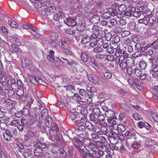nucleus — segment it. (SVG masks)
Wrapping results in <instances>:
<instances>
[{
    "mask_svg": "<svg viewBox=\"0 0 158 158\" xmlns=\"http://www.w3.org/2000/svg\"><path fill=\"white\" fill-rule=\"evenodd\" d=\"M15 82V80L14 79H9L7 81L8 85L9 86L10 85L11 87H12L13 86Z\"/></svg>",
    "mask_w": 158,
    "mask_h": 158,
    "instance_id": "338daca9",
    "label": "nucleus"
},
{
    "mask_svg": "<svg viewBox=\"0 0 158 158\" xmlns=\"http://www.w3.org/2000/svg\"><path fill=\"white\" fill-rule=\"evenodd\" d=\"M85 23H79L77 27V31H82L84 30L85 29Z\"/></svg>",
    "mask_w": 158,
    "mask_h": 158,
    "instance_id": "4be33fe9",
    "label": "nucleus"
},
{
    "mask_svg": "<svg viewBox=\"0 0 158 158\" xmlns=\"http://www.w3.org/2000/svg\"><path fill=\"white\" fill-rule=\"evenodd\" d=\"M135 85L139 90H142L143 86V84L139 80L135 79Z\"/></svg>",
    "mask_w": 158,
    "mask_h": 158,
    "instance_id": "5701e85b",
    "label": "nucleus"
},
{
    "mask_svg": "<svg viewBox=\"0 0 158 158\" xmlns=\"http://www.w3.org/2000/svg\"><path fill=\"white\" fill-rule=\"evenodd\" d=\"M79 115V112L77 111H75L73 113L71 112L70 114V117L73 120H75V118L78 117Z\"/></svg>",
    "mask_w": 158,
    "mask_h": 158,
    "instance_id": "58836bf2",
    "label": "nucleus"
},
{
    "mask_svg": "<svg viewBox=\"0 0 158 158\" xmlns=\"http://www.w3.org/2000/svg\"><path fill=\"white\" fill-rule=\"evenodd\" d=\"M85 125L86 127L90 131H92L94 129L93 124L89 121L85 122Z\"/></svg>",
    "mask_w": 158,
    "mask_h": 158,
    "instance_id": "7c9ffc66",
    "label": "nucleus"
},
{
    "mask_svg": "<svg viewBox=\"0 0 158 158\" xmlns=\"http://www.w3.org/2000/svg\"><path fill=\"white\" fill-rule=\"evenodd\" d=\"M124 52V50L123 49H117L116 50L115 53V55L117 57H118L119 56L122 55Z\"/></svg>",
    "mask_w": 158,
    "mask_h": 158,
    "instance_id": "a18cd8bd",
    "label": "nucleus"
},
{
    "mask_svg": "<svg viewBox=\"0 0 158 158\" xmlns=\"http://www.w3.org/2000/svg\"><path fill=\"white\" fill-rule=\"evenodd\" d=\"M107 122L109 123V125L110 126H113L114 125H116L117 124L116 121L113 118L107 119Z\"/></svg>",
    "mask_w": 158,
    "mask_h": 158,
    "instance_id": "c9c22d12",
    "label": "nucleus"
},
{
    "mask_svg": "<svg viewBox=\"0 0 158 158\" xmlns=\"http://www.w3.org/2000/svg\"><path fill=\"white\" fill-rule=\"evenodd\" d=\"M121 108L122 110H124L125 112H127L130 110V107L124 103L121 104Z\"/></svg>",
    "mask_w": 158,
    "mask_h": 158,
    "instance_id": "cd10ccee",
    "label": "nucleus"
},
{
    "mask_svg": "<svg viewBox=\"0 0 158 158\" xmlns=\"http://www.w3.org/2000/svg\"><path fill=\"white\" fill-rule=\"evenodd\" d=\"M132 118L136 120H139L142 118L141 116L136 113H135L133 115Z\"/></svg>",
    "mask_w": 158,
    "mask_h": 158,
    "instance_id": "864d4df0",
    "label": "nucleus"
},
{
    "mask_svg": "<svg viewBox=\"0 0 158 158\" xmlns=\"http://www.w3.org/2000/svg\"><path fill=\"white\" fill-rule=\"evenodd\" d=\"M51 40H56L58 37V34L56 32H52L50 34Z\"/></svg>",
    "mask_w": 158,
    "mask_h": 158,
    "instance_id": "8fccbe9b",
    "label": "nucleus"
},
{
    "mask_svg": "<svg viewBox=\"0 0 158 158\" xmlns=\"http://www.w3.org/2000/svg\"><path fill=\"white\" fill-rule=\"evenodd\" d=\"M55 10V8L54 6H50L46 9H41L40 13L44 16L52 15Z\"/></svg>",
    "mask_w": 158,
    "mask_h": 158,
    "instance_id": "20e7f679",
    "label": "nucleus"
},
{
    "mask_svg": "<svg viewBox=\"0 0 158 158\" xmlns=\"http://www.w3.org/2000/svg\"><path fill=\"white\" fill-rule=\"evenodd\" d=\"M106 55L104 52H101L97 53L95 56L97 58L100 59L104 58Z\"/></svg>",
    "mask_w": 158,
    "mask_h": 158,
    "instance_id": "052dcab7",
    "label": "nucleus"
},
{
    "mask_svg": "<svg viewBox=\"0 0 158 158\" xmlns=\"http://www.w3.org/2000/svg\"><path fill=\"white\" fill-rule=\"evenodd\" d=\"M7 130V132L10 134L12 137L13 136H16L17 135V130L16 129L11 128Z\"/></svg>",
    "mask_w": 158,
    "mask_h": 158,
    "instance_id": "412c9836",
    "label": "nucleus"
},
{
    "mask_svg": "<svg viewBox=\"0 0 158 158\" xmlns=\"http://www.w3.org/2000/svg\"><path fill=\"white\" fill-rule=\"evenodd\" d=\"M74 139L75 147L83 157L86 158L88 154L91 157L98 149L95 144L87 138L84 139L83 142L77 137H74Z\"/></svg>",
    "mask_w": 158,
    "mask_h": 158,
    "instance_id": "f257e3e1",
    "label": "nucleus"
},
{
    "mask_svg": "<svg viewBox=\"0 0 158 158\" xmlns=\"http://www.w3.org/2000/svg\"><path fill=\"white\" fill-rule=\"evenodd\" d=\"M126 62L128 64H130V65H131V64L133 65L134 64V61L133 59L131 57H128L126 60Z\"/></svg>",
    "mask_w": 158,
    "mask_h": 158,
    "instance_id": "4d7b16f0",
    "label": "nucleus"
},
{
    "mask_svg": "<svg viewBox=\"0 0 158 158\" xmlns=\"http://www.w3.org/2000/svg\"><path fill=\"white\" fill-rule=\"evenodd\" d=\"M48 112L46 109H43L41 111V116L43 118H46L48 115Z\"/></svg>",
    "mask_w": 158,
    "mask_h": 158,
    "instance_id": "603ef678",
    "label": "nucleus"
},
{
    "mask_svg": "<svg viewBox=\"0 0 158 158\" xmlns=\"http://www.w3.org/2000/svg\"><path fill=\"white\" fill-rule=\"evenodd\" d=\"M99 110L98 108H94L93 109V114H91L89 115V120L93 122L94 123L97 124V121L98 118V114H97L95 113V111Z\"/></svg>",
    "mask_w": 158,
    "mask_h": 158,
    "instance_id": "423d86ee",
    "label": "nucleus"
},
{
    "mask_svg": "<svg viewBox=\"0 0 158 158\" xmlns=\"http://www.w3.org/2000/svg\"><path fill=\"white\" fill-rule=\"evenodd\" d=\"M88 133L86 131L82 132V133H80L79 136L82 138H84L85 139H87L88 138Z\"/></svg>",
    "mask_w": 158,
    "mask_h": 158,
    "instance_id": "de8ad7c7",
    "label": "nucleus"
},
{
    "mask_svg": "<svg viewBox=\"0 0 158 158\" xmlns=\"http://www.w3.org/2000/svg\"><path fill=\"white\" fill-rule=\"evenodd\" d=\"M13 101L10 99H7L4 101V102L6 105L8 106H10L12 105L13 103Z\"/></svg>",
    "mask_w": 158,
    "mask_h": 158,
    "instance_id": "09e8293b",
    "label": "nucleus"
},
{
    "mask_svg": "<svg viewBox=\"0 0 158 158\" xmlns=\"http://www.w3.org/2000/svg\"><path fill=\"white\" fill-rule=\"evenodd\" d=\"M23 156L26 158H34V155L32 150L23 152Z\"/></svg>",
    "mask_w": 158,
    "mask_h": 158,
    "instance_id": "f8f14e48",
    "label": "nucleus"
},
{
    "mask_svg": "<svg viewBox=\"0 0 158 158\" xmlns=\"http://www.w3.org/2000/svg\"><path fill=\"white\" fill-rule=\"evenodd\" d=\"M67 63L68 65L70 66L77 65L78 64L77 62L73 60H69Z\"/></svg>",
    "mask_w": 158,
    "mask_h": 158,
    "instance_id": "bf43d9fd",
    "label": "nucleus"
},
{
    "mask_svg": "<svg viewBox=\"0 0 158 158\" xmlns=\"http://www.w3.org/2000/svg\"><path fill=\"white\" fill-rule=\"evenodd\" d=\"M127 10L126 6L123 4L120 5L118 7V10L120 12H123Z\"/></svg>",
    "mask_w": 158,
    "mask_h": 158,
    "instance_id": "79ce46f5",
    "label": "nucleus"
},
{
    "mask_svg": "<svg viewBox=\"0 0 158 158\" xmlns=\"http://www.w3.org/2000/svg\"><path fill=\"white\" fill-rule=\"evenodd\" d=\"M35 155L37 157H40L43 154V151L40 148H36L34 150Z\"/></svg>",
    "mask_w": 158,
    "mask_h": 158,
    "instance_id": "9d476101",
    "label": "nucleus"
},
{
    "mask_svg": "<svg viewBox=\"0 0 158 158\" xmlns=\"http://www.w3.org/2000/svg\"><path fill=\"white\" fill-rule=\"evenodd\" d=\"M63 15V13L61 12H58L54 17V19L55 21H58Z\"/></svg>",
    "mask_w": 158,
    "mask_h": 158,
    "instance_id": "72a5a7b5",
    "label": "nucleus"
},
{
    "mask_svg": "<svg viewBox=\"0 0 158 158\" xmlns=\"http://www.w3.org/2000/svg\"><path fill=\"white\" fill-rule=\"evenodd\" d=\"M60 157H62L63 158H67L66 152L64 149H62L60 150Z\"/></svg>",
    "mask_w": 158,
    "mask_h": 158,
    "instance_id": "680f3d73",
    "label": "nucleus"
},
{
    "mask_svg": "<svg viewBox=\"0 0 158 158\" xmlns=\"http://www.w3.org/2000/svg\"><path fill=\"white\" fill-rule=\"evenodd\" d=\"M105 118L104 116L100 114L98 115V118L97 121V124L101 125L104 123Z\"/></svg>",
    "mask_w": 158,
    "mask_h": 158,
    "instance_id": "6ab92c4d",
    "label": "nucleus"
},
{
    "mask_svg": "<svg viewBox=\"0 0 158 158\" xmlns=\"http://www.w3.org/2000/svg\"><path fill=\"white\" fill-rule=\"evenodd\" d=\"M6 78V76L5 75V73L3 71H1L0 72V80L1 81V83H3L4 81L2 80L5 79Z\"/></svg>",
    "mask_w": 158,
    "mask_h": 158,
    "instance_id": "6e6d98bb",
    "label": "nucleus"
},
{
    "mask_svg": "<svg viewBox=\"0 0 158 158\" xmlns=\"http://www.w3.org/2000/svg\"><path fill=\"white\" fill-rule=\"evenodd\" d=\"M24 122H23L22 120L21 121V123L19 124L17 127L19 131H23L24 129V127L25 126V124H24Z\"/></svg>",
    "mask_w": 158,
    "mask_h": 158,
    "instance_id": "ea45409f",
    "label": "nucleus"
},
{
    "mask_svg": "<svg viewBox=\"0 0 158 158\" xmlns=\"http://www.w3.org/2000/svg\"><path fill=\"white\" fill-rule=\"evenodd\" d=\"M109 140L111 144L113 145L117 144L118 141V138L114 136H113L110 138H109Z\"/></svg>",
    "mask_w": 158,
    "mask_h": 158,
    "instance_id": "bb28decb",
    "label": "nucleus"
},
{
    "mask_svg": "<svg viewBox=\"0 0 158 158\" xmlns=\"http://www.w3.org/2000/svg\"><path fill=\"white\" fill-rule=\"evenodd\" d=\"M54 53V51L51 50L49 51V54L47 56V59L52 62L54 61L55 60Z\"/></svg>",
    "mask_w": 158,
    "mask_h": 158,
    "instance_id": "b1692460",
    "label": "nucleus"
},
{
    "mask_svg": "<svg viewBox=\"0 0 158 158\" xmlns=\"http://www.w3.org/2000/svg\"><path fill=\"white\" fill-rule=\"evenodd\" d=\"M98 129L99 130L97 131V132L99 134L101 135L105 134L108 130L107 128L104 126H101L100 128H98Z\"/></svg>",
    "mask_w": 158,
    "mask_h": 158,
    "instance_id": "ddd939ff",
    "label": "nucleus"
},
{
    "mask_svg": "<svg viewBox=\"0 0 158 158\" xmlns=\"http://www.w3.org/2000/svg\"><path fill=\"white\" fill-rule=\"evenodd\" d=\"M119 65L120 67L122 69H124L125 68L127 65V63L126 60L123 61H121Z\"/></svg>",
    "mask_w": 158,
    "mask_h": 158,
    "instance_id": "5fc2aeb1",
    "label": "nucleus"
},
{
    "mask_svg": "<svg viewBox=\"0 0 158 158\" xmlns=\"http://www.w3.org/2000/svg\"><path fill=\"white\" fill-rule=\"evenodd\" d=\"M22 63L23 66L26 68L29 69L31 71V68L34 69L35 68L31 60L25 58H23L22 60Z\"/></svg>",
    "mask_w": 158,
    "mask_h": 158,
    "instance_id": "39448f33",
    "label": "nucleus"
},
{
    "mask_svg": "<svg viewBox=\"0 0 158 158\" xmlns=\"http://www.w3.org/2000/svg\"><path fill=\"white\" fill-rule=\"evenodd\" d=\"M70 43L68 40H62V41L59 42V45L62 48H64V47H68L69 44Z\"/></svg>",
    "mask_w": 158,
    "mask_h": 158,
    "instance_id": "393cba45",
    "label": "nucleus"
},
{
    "mask_svg": "<svg viewBox=\"0 0 158 158\" xmlns=\"http://www.w3.org/2000/svg\"><path fill=\"white\" fill-rule=\"evenodd\" d=\"M104 76L107 79H111L112 77V75L111 73L110 72L108 71H106L104 73Z\"/></svg>",
    "mask_w": 158,
    "mask_h": 158,
    "instance_id": "c03bdc74",
    "label": "nucleus"
},
{
    "mask_svg": "<svg viewBox=\"0 0 158 158\" xmlns=\"http://www.w3.org/2000/svg\"><path fill=\"white\" fill-rule=\"evenodd\" d=\"M7 130H6L5 132L3 133V135L4 139L7 141H10L11 140V138L12 137L7 132Z\"/></svg>",
    "mask_w": 158,
    "mask_h": 158,
    "instance_id": "c85d7f7f",
    "label": "nucleus"
},
{
    "mask_svg": "<svg viewBox=\"0 0 158 158\" xmlns=\"http://www.w3.org/2000/svg\"><path fill=\"white\" fill-rule=\"evenodd\" d=\"M87 129H86V127L82 124L80 125L78 127V128L77 129V131L78 132H79L80 131L83 132L86 131Z\"/></svg>",
    "mask_w": 158,
    "mask_h": 158,
    "instance_id": "3c124183",
    "label": "nucleus"
},
{
    "mask_svg": "<svg viewBox=\"0 0 158 158\" xmlns=\"http://www.w3.org/2000/svg\"><path fill=\"white\" fill-rule=\"evenodd\" d=\"M98 139V141L100 143L103 144L106 143L107 142V141L105 138L102 136H99Z\"/></svg>",
    "mask_w": 158,
    "mask_h": 158,
    "instance_id": "f704fd0d",
    "label": "nucleus"
},
{
    "mask_svg": "<svg viewBox=\"0 0 158 158\" xmlns=\"http://www.w3.org/2000/svg\"><path fill=\"white\" fill-rule=\"evenodd\" d=\"M107 35L109 36L108 39H110V40H111V39H112V40H120V37L117 35H114L111 37V34L108 33L107 34Z\"/></svg>",
    "mask_w": 158,
    "mask_h": 158,
    "instance_id": "49530a36",
    "label": "nucleus"
},
{
    "mask_svg": "<svg viewBox=\"0 0 158 158\" xmlns=\"http://www.w3.org/2000/svg\"><path fill=\"white\" fill-rule=\"evenodd\" d=\"M64 22L68 26L70 27H73L76 24L74 20L71 17L67 18Z\"/></svg>",
    "mask_w": 158,
    "mask_h": 158,
    "instance_id": "6e6552de",
    "label": "nucleus"
},
{
    "mask_svg": "<svg viewBox=\"0 0 158 158\" xmlns=\"http://www.w3.org/2000/svg\"><path fill=\"white\" fill-rule=\"evenodd\" d=\"M87 77L89 81L95 84H97L99 82V80H101L102 81L103 80L105 81L106 80V79L102 77L101 75L97 76L91 74L88 76Z\"/></svg>",
    "mask_w": 158,
    "mask_h": 158,
    "instance_id": "7ed1b4c3",
    "label": "nucleus"
},
{
    "mask_svg": "<svg viewBox=\"0 0 158 158\" xmlns=\"http://www.w3.org/2000/svg\"><path fill=\"white\" fill-rule=\"evenodd\" d=\"M37 83L45 86L47 85V84L44 81L39 77L38 78V80Z\"/></svg>",
    "mask_w": 158,
    "mask_h": 158,
    "instance_id": "e2e57ef3",
    "label": "nucleus"
},
{
    "mask_svg": "<svg viewBox=\"0 0 158 158\" xmlns=\"http://www.w3.org/2000/svg\"><path fill=\"white\" fill-rule=\"evenodd\" d=\"M156 18L154 17H151L149 18L148 21H147V25L149 26H152L155 23Z\"/></svg>",
    "mask_w": 158,
    "mask_h": 158,
    "instance_id": "a878e982",
    "label": "nucleus"
},
{
    "mask_svg": "<svg viewBox=\"0 0 158 158\" xmlns=\"http://www.w3.org/2000/svg\"><path fill=\"white\" fill-rule=\"evenodd\" d=\"M35 146L38 148H40V149H44L46 147V144L45 143L39 140L35 144Z\"/></svg>",
    "mask_w": 158,
    "mask_h": 158,
    "instance_id": "aec40b11",
    "label": "nucleus"
},
{
    "mask_svg": "<svg viewBox=\"0 0 158 158\" xmlns=\"http://www.w3.org/2000/svg\"><path fill=\"white\" fill-rule=\"evenodd\" d=\"M45 123L47 126L48 127H50L52 125V118L49 116L45 118Z\"/></svg>",
    "mask_w": 158,
    "mask_h": 158,
    "instance_id": "a211bd4d",
    "label": "nucleus"
},
{
    "mask_svg": "<svg viewBox=\"0 0 158 158\" xmlns=\"http://www.w3.org/2000/svg\"><path fill=\"white\" fill-rule=\"evenodd\" d=\"M118 42L119 41L116 42L113 40L111 41L110 42V47H112L114 50L116 49L118 47Z\"/></svg>",
    "mask_w": 158,
    "mask_h": 158,
    "instance_id": "2f4dec72",
    "label": "nucleus"
},
{
    "mask_svg": "<svg viewBox=\"0 0 158 158\" xmlns=\"http://www.w3.org/2000/svg\"><path fill=\"white\" fill-rule=\"evenodd\" d=\"M91 157L93 158H112L111 155L106 152H104L98 149L93 154Z\"/></svg>",
    "mask_w": 158,
    "mask_h": 158,
    "instance_id": "f03ea898",
    "label": "nucleus"
},
{
    "mask_svg": "<svg viewBox=\"0 0 158 158\" xmlns=\"http://www.w3.org/2000/svg\"><path fill=\"white\" fill-rule=\"evenodd\" d=\"M11 46L13 50L15 52H18L21 51L20 49L18 47V46H17L16 44H13Z\"/></svg>",
    "mask_w": 158,
    "mask_h": 158,
    "instance_id": "69168bd1",
    "label": "nucleus"
},
{
    "mask_svg": "<svg viewBox=\"0 0 158 158\" xmlns=\"http://www.w3.org/2000/svg\"><path fill=\"white\" fill-rule=\"evenodd\" d=\"M7 125L6 123L2 122L0 124V129L2 131H6V130H7Z\"/></svg>",
    "mask_w": 158,
    "mask_h": 158,
    "instance_id": "13d9d810",
    "label": "nucleus"
},
{
    "mask_svg": "<svg viewBox=\"0 0 158 158\" xmlns=\"http://www.w3.org/2000/svg\"><path fill=\"white\" fill-rule=\"evenodd\" d=\"M41 0H30L34 4V6L36 8H40L43 6Z\"/></svg>",
    "mask_w": 158,
    "mask_h": 158,
    "instance_id": "9b49d317",
    "label": "nucleus"
},
{
    "mask_svg": "<svg viewBox=\"0 0 158 158\" xmlns=\"http://www.w3.org/2000/svg\"><path fill=\"white\" fill-rule=\"evenodd\" d=\"M99 17L98 15H93V16L90 18V23L94 24L98 23L99 22Z\"/></svg>",
    "mask_w": 158,
    "mask_h": 158,
    "instance_id": "dca6fc26",
    "label": "nucleus"
},
{
    "mask_svg": "<svg viewBox=\"0 0 158 158\" xmlns=\"http://www.w3.org/2000/svg\"><path fill=\"white\" fill-rule=\"evenodd\" d=\"M149 60L150 61H151V63L152 64V66L153 67H155L158 65V63L156 58H151L149 59Z\"/></svg>",
    "mask_w": 158,
    "mask_h": 158,
    "instance_id": "4c0bfd02",
    "label": "nucleus"
},
{
    "mask_svg": "<svg viewBox=\"0 0 158 158\" xmlns=\"http://www.w3.org/2000/svg\"><path fill=\"white\" fill-rule=\"evenodd\" d=\"M140 147V144L137 141L133 142L131 144V148H132L137 149Z\"/></svg>",
    "mask_w": 158,
    "mask_h": 158,
    "instance_id": "473e14b6",
    "label": "nucleus"
},
{
    "mask_svg": "<svg viewBox=\"0 0 158 158\" xmlns=\"http://www.w3.org/2000/svg\"><path fill=\"white\" fill-rule=\"evenodd\" d=\"M51 131L49 132V133L51 136H52V137H54L55 138V136H56V138L55 139V140H59L60 139L59 136L56 135H55L56 132H56L58 131V129L57 127V126H53L51 127Z\"/></svg>",
    "mask_w": 158,
    "mask_h": 158,
    "instance_id": "0eeeda50",
    "label": "nucleus"
},
{
    "mask_svg": "<svg viewBox=\"0 0 158 158\" xmlns=\"http://www.w3.org/2000/svg\"><path fill=\"white\" fill-rule=\"evenodd\" d=\"M38 78L35 77L34 75H30L29 76L30 81L34 84L37 82Z\"/></svg>",
    "mask_w": 158,
    "mask_h": 158,
    "instance_id": "e433bc0d",
    "label": "nucleus"
},
{
    "mask_svg": "<svg viewBox=\"0 0 158 158\" xmlns=\"http://www.w3.org/2000/svg\"><path fill=\"white\" fill-rule=\"evenodd\" d=\"M139 65L141 69L144 70L147 67V64L144 61H140L139 63Z\"/></svg>",
    "mask_w": 158,
    "mask_h": 158,
    "instance_id": "a19ab883",
    "label": "nucleus"
},
{
    "mask_svg": "<svg viewBox=\"0 0 158 158\" xmlns=\"http://www.w3.org/2000/svg\"><path fill=\"white\" fill-rule=\"evenodd\" d=\"M77 110L78 112H79V114H80L82 115H85L87 112V110L85 107H82L80 106H77Z\"/></svg>",
    "mask_w": 158,
    "mask_h": 158,
    "instance_id": "1a4fd4ad",
    "label": "nucleus"
},
{
    "mask_svg": "<svg viewBox=\"0 0 158 158\" xmlns=\"http://www.w3.org/2000/svg\"><path fill=\"white\" fill-rule=\"evenodd\" d=\"M125 60H126V59L122 55L119 56L118 57H117L116 59V61L117 62H120V61H123Z\"/></svg>",
    "mask_w": 158,
    "mask_h": 158,
    "instance_id": "0e129e2a",
    "label": "nucleus"
},
{
    "mask_svg": "<svg viewBox=\"0 0 158 158\" xmlns=\"http://www.w3.org/2000/svg\"><path fill=\"white\" fill-rule=\"evenodd\" d=\"M98 35L95 33L91 35L86 36L82 38L81 40H86L89 39L90 40H94L98 37Z\"/></svg>",
    "mask_w": 158,
    "mask_h": 158,
    "instance_id": "f3484780",
    "label": "nucleus"
},
{
    "mask_svg": "<svg viewBox=\"0 0 158 158\" xmlns=\"http://www.w3.org/2000/svg\"><path fill=\"white\" fill-rule=\"evenodd\" d=\"M153 78H157L158 77V67H154L151 72Z\"/></svg>",
    "mask_w": 158,
    "mask_h": 158,
    "instance_id": "4468645a",
    "label": "nucleus"
},
{
    "mask_svg": "<svg viewBox=\"0 0 158 158\" xmlns=\"http://www.w3.org/2000/svg\"><path fill=\"white\" fill-rule=\"evenodd\" d=\"M128 82L132 86H134L135 83V79H134L132 76H129L128 79Z\"/></svg>",
    "mask_w": 158,
    "mask_h": 158,
    "instance_id": "37998d69",
    "label": "nucleus"
},
{
    "mask_svg": "<svg viewBox=\"0 0 158 158\" xmlns=\"http://www.w3.org/2000/svg\"><path fill=\"white\" fill-rule=\"evenodd\" d=\"M81 59L83 61L86 62L88 61L89 56L86 52H83L81 53Z\"/></svg>",
    "mask_w": 158,
    "mask_h": 158,
    "instance_id": "c756f323",
    "label": "nucleus"
},
{
    "mask_svg": "<svg viewBox=\"0 0 158 158\" xmlns=\"http://www.w3.org/2000/svg\"><path fill=\"white\" fill-rule=\"evenodd\" d=\"M111 15L109 12H105L102 15V17L105 19H108L110 18Z\"/></svg>",
    "mask_w": 158,
    "mask_h": 158,
    "instance_id": "774afa93",
    "label": "nucleus"
},
{
    "mask_svg": "<svg viewBox=\"0 0 158 158\" xmlns=\"http://www.w3.org/2000/svg\"><path fill=\"white\" fill-rule=\"evenodd\" d=\"M105 115L109 118H113L115 115V113L114 111L110 110L106 111Z\"/></svg>",
    "mask_w": 158,
    "mask_h": 158,
    "instance_id": "2eb2a0df",
    "label": "nucleus"
}]
</instances>
